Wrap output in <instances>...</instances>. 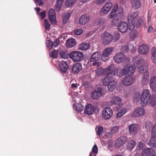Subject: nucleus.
Listing matches in <instances>:
<instances>
[{"label": "nucleus", "mask_w": 156, "mask_h": 156, "mask_svg": "<svg viewBox=\"0 0 156 156\" xmlns=\"http://www.w3.org/2000/svg\"><path fill=\"white\" fill-rule=\"evenodd\" d=\"M133 61L137 63V68L138 69L139 72L143 73V75H149V72L148 71V67L146 65L142 64L141 61L139 60V59L137 56L134 57L133 58Z\"/></svg>", "instance_id": "f257e3e1"}, {"label": "nucleus", "mask_w": 156, "mask_h": 156, "mask_svg": "<svg viewBox=\"0 0 156 156\" xmlns=\"http://www.w3.org/2000/svg\"><path fill=\"white\" fill-rule=\"evenodd\" d=\"M151 96V93L149 90L146 89L143 90L140 98V104L142 106H144L149 102Z\"/></svg>", "instance_id": "f03ea898"}, {"label": "nucleus", "mask_w": 156, "mask_h": 156, "mask_svg": "<svg viewBox=\"0 0 156 156\" xmlns=\"http://www.w3.org/2000/svg\"><path fill=\"white\" fill-rule=\"evenodd\" d=\"M113 58L114 62L117 63L122 62H128L130 60L129 57H126L124 54L121 52L116 54L114 56Z\"/></svg>", "instance_id": "7ed1b4c3"}, {"label": "nucleus", "mask_w": 156, "mask_h": 156, "mask_svg": "<svg viewBox=\"0 0 156 156\" xmlns=\"http://www.w3.org/2000/svg\"><path fill=\"white\" fill-rule=\"evenodd\" d=\"M83 53L79 51H73L69 55L70 58L75 62H78L81 61L83 58Z\"/></svg>", "instance_id": "20e7f679"}, {"label": "nucleus", "mask_w": 156, "mask_h": 156, "mask_svg": "<svg viewBox=\"0 0 156 156\" xmlns=\"http://www.w3.org/2000/svg\"><path fill=\"white\" fill-rule=\"evenodd\" d=\"M145 109L141 107L136 108L131 114V116L133 117L138 118L143 116L145 113Z\"/></svg>", "instance_id": "39448f33"}, {"label": "nucleus", "mask_w": 156, "mask_h": 156, "mask_svg": "<svg viewBox=\"0 0 156 156\" xmlns=\"http://www.w3.org/2000/svg\"><path fill=\"white\" fill-rule=\"evenodd\" d=\"M134 76H128L124 77L121 81L122 84L125 86H128L132 84L135 81Z\"/></svg>", "instance_id": "423d86ee"}, {"label": "nucleus", "mask_w": 156, "mask_h": 156, "mask_svg": "<svg viewBox=\"0 0 156 156\" xmlns=\"http://www.w3.org/2000/svg\"><path fill=\"white\" fill-rule=\"evenodd\" d=\"M113 50L114 48L112 47H108L105 49L101 55L102 60L104 62L107 61Z\"/></svg>", "instance_id": "0eeeda50"}, {"label": "nucleus", "mask_w": 156, "mask_h": 156, "mask_svg": "<svg viewBox=\"0 0 156 156\" xmlns=\"http://www.w3.org/2000/svg\"><path fill=\"white\" fill-rule=\"evenodd\" d=\"M135 67L134 66L126 65L123 68L124 76L126 75L131 76L135 71Z\"/></svg>", "instance_id": "6e6552de"}, {"label": "nucleus", "mask_w": 156, "mask_h": 156, "mask_svg": "<svg viewBox=\"0 0 156 156\" xmlns=\"http://www.w3.org/2000/svg\"><path fill=\"white\" fill-rule=\"evenodd\" d=\"M112 114L113 112L111 108L106 107L103 110L102 116L104 119L107 120L111 117Z\"/></svg>", "instance_id": "1a4fd4ad"}, {"label": "nucleus", "mask_w": 156, "mask_h": 156, "mask_svg": "<svg viewBox=\"0 0 156 156\" xmlns=\"http://www.w3.org/2000/svg\"><path fill=\"white\" fill-rule=\"evenodd\" d=\"M102 42L104 44L111 43L113 39L112 35L108 32H105L101 37Z\"/></svg>", "instance_id": "9d476101"}, {"label": "nucleus", "mask_w": 156, "mask_h": 156, "mask_svg": "<svg viewBox=\"0 0 156 156\" xmlns=\"http://www.w3.org/2000/svg\"><path fill=\"white\" fill-rule=\"evenodd\" d=\"M129 133L131 135L136 134L139 130V125L136 123H133L129 126Z\"/></svg>", "instance_id": "9b49d317"}, {"label": "nucleus", "mask_w": 156, "mask_h": 156, "mask_svg": "<svg viewBox=\"0 0 156 156\" xmlns=\"http://www.w3.org/2000/svg\"><path fill=\"white\" fill-rule=\"evenodd\" d=\"M102 95V88L99 87L93 91L91 94V97L94 99H98Z\"/></svg>", "instance_id": "f8f14e48"}, {"label": "nucleus", "mask_w": 156, "mask_h": 156, "mask_svg": "<svg viewBox=\"0 0 156 156\" xmlns=\"http://www.w3.org/2000/svg\"><path fill=\"white\" fill-rule=\"evenodd\" d=\"M139 12H136L129 14L128 16L129 24H135L136 20L138 18Z\"/></svg>", "instance_id": "ddd939ff"}, {"label": "nucleus", "mask_w": 156, "mask_h": 156, "mask_svg": "<svg viewBox=\"0 0 156 156\" xmlns=\"http://www.w3.org/2000/svg\"><path fill=\"white\" fill-rule=\"evenodd\" d=\"M112 6V4L111 2L106 3L101 8L100 11V13L102 15L106 14L110 11Z\"/></svg>", "instance_id": "4468645a"}, {"label": "nucleus", "mask_w": 156, "mask_h": 156, "mask_svg": "<svg viewBox=\"0 0 156 156\" xmlns=\"http://www.w3.org/2000/svg\"><path fill=\"white\" fill-rule=\"evenodd\" d=\"M149 51V47L148 45L142 44L140 45L138 49V52L140 54L146 55Z\"/></svg>", "instance_id": "2eb2a0df"}, {"label": "nucleus", "mask_w": 156, "mask_h": 156, "mask_svg": "<svg viewBox=\"0 0 156 156\" xmlns=\"http://www.w3.org/2000/svg\"><path fill=\"white\" fill-rule=\"evenodd\" d=\"M128 28L127 24L124 22H121L118 26V30L122 33H124L127 32Z\"/></svg>", "instance_id": "dca6fc26"}, {"label": "nucleus", "mask_w": 156, "mask_h": 156, "mask_svg": "<svg viewBox=\"0 0 156 156\" xmlns=\"http://www.w3.org/2000/svg\"><path fill=\"white\" fill-rule=\"evenodd\" d=\"M127 140V139L126 136H121L116 141L115 146L116 147H120L124 145Z\"/></svg>", "instance_id": "f3484780"}, {"label": "nucleus", "mask_w": 156, "mask_h": 156, "mask_svg": "<svg viewBox=\"0 0 156 156\" xmlns=\"http://www.w3.org/2000/svg\"><path fill=\"white\" fill-rule=\"evenodd\" d=\"M154 150L151 148H146L142 152V156H151V154H155Z\"/></svg>", "instance_id": "a211bd4d"}, {"label": "nucleus", "mask_w": 156, "mask_h": 156, "mask_svg": "<svg viewBox=\"0 0 156 156\" xmlns=\"http://www.w3.org/2000/svg\"><path fill=\"white\" fill-rule=\"evenodd\" d=\"M90 16L88 14H84L81 15L79 19V23L80 24H86L90 19Z\"/></svg>", "instance_id": "6ab92c4d"}, {"label": "nucleus", "mask_w": 156, "mask_h": 156, "mask_svg": "<svg viewBox=\"0 0 156 156\" xmlns=\"http://www.w3.org/2000/svg\"><path fill=\"white\" fill-rule=\"evenodd\" d=\"M95 109L94 106L90 104H87L85 107L84 112L86 114L90 115L92 114Z\"/></svg>", "instance_id": "aec40b11"}, {"label": "nucleus", "mask_w": 156, "mask_h": 156, "mask_svg": "<svg viewBox=\"0 0 156 156\" xmlns=\"http://www.w3.org/2000/svg\"><path fill=\"white\" fill-rule=\"evenodd\" d=\"M149 83L150 87L152 91L156 92V76H154L150 78Z\"/></svg>", "instance_id": "412c9836"}, {"label": "nucleus", "mask_w": 156, "mask_h": 156, "mask_svg": "<svg viewBox=\"0 0 156 156\" xmlns=\"http://www.w3.org/2000/svg\"><path fill=\"white\" fill-rule=\"evenodd\" d=\"M122 100L121 98L118 96L113 97L110 100L111 105H119L120 107L122 106V104H120Z\"/></svg>", "instance_id": "4be33fe9"}, {"label": "nucleus", "mask_w": 156, "mask_h": 156, "mask_svg": "<svg viewBox=\"0 0 156 156\" xmlns=\"http://www.w3.org/2000/svg\"><path fill=\"white\" fill-rule=\"evenodd\" d=\"M115 66L114 64H111L105 69V74L107 75L113 76L112 73H113Z\"/></svg>", "instance_id": "5701e85b"}, {"label": "nucleus", "mask_w": 156, "mask_h": 156, "mask_svg": "<svg viewBox=\"0 0 156 156\" xmlns=\"http://www.w3.org/2000/svg\"><path fill=\"white\" fill-rule=\"evenodd\" d=\"M113 75L119 77H121L122 76H124L123 68L118 67L115 69L113 72Z\"/></svg>", "instance_id": "b1692460"}, {"label": "nucleus", "mask_w": 156, "mask_h": 156, "mask_svg": "<svg viewBox=\"0 0 156 156\" xmlns=\"http://www.w3.org/2000/svg\"><path fill=\"white\" fill-rule=\"evenodd\" d=\"M48 16L51 22L55 23L56 22V17L54 10L53 9H50L48 12Z\"/></svg>", "instance_id": "393cba45"}, {"label": "nucleus", "mask_w": 156, "mask_h": 156, "mask_svg": "<svg viewBox=\"0 0 156 156\" xmlns=\"http://www.w3.org/2000/svg\"><path fill=\"white\" fill-rule=\"evenodd\" d=\"M59 70L61 72L65 73L68 68L66 63L63 61H62L59 63Z\"/></svg>", "instance_id": "a878e982"}, {"label": "nucleus", "mask_w": 156, "mask_h": 156, "mask_svg": "<svg viewBox=\"0 0 156 156\" xmlns=\"http://www.w3.org/2000/svg\"><path fill=\"white\" fill-rule=\"evenodd\" d=\"M101 53L98 52H94L92 55L90 61L91 62L99 60L101 58Z\"/></svg>", "instance_id": "bb28decb"}, {"label": "nucleus", "mask_w": 156, "mask_h": 156, "mask_svg": "<svg viewBox=\"0 0 156 156\" xmlns=\"http://www.w3.org/2000/svg\"><path fill=\"white\" fill-rule=\"evenodd\" d=\"M82 69L81 64L80 63L75 64L73 66L72 70L73 73H78L80 72Z\"/></svg>", "instance_id": "cd10ccee"}, {"label": "nucleus", "mask_w": 156, "mask_h": 156, "mask_svg": "<svg viewBox=\"0 0 156 156\" xmlns=\"http://www.w3.org/2000/svg\"><path fill=\"white\" fill-rule=\"evenodd\" d=\"M129 49L131 51L132 50V52H134L135 51V48L133 46L130 45V46H128L127 45H122L121 47V50L122 52H126L129 51Z\"/></svg>", "instance_id": "c85d7f7f"}, {"label": "nucleus", "mask_w": 156, "mask_h": 156, "mask_svg": "<svg viewBox=\"0 0 156 156\" xmlns=\"http://www.w3.org/2000/svg\"><path fill=\"white\" fill-rule=\"evenodd\" d=\"M118 9V5L115 4L109 15V18L112 19L116 16L117 12V9Z\"/></svg>", "instance_id": "c756f323"}, {"label": "nucleus", "mask_w": 156, "mask_h": 156, "mask_svg": "<svg viewBox=\"0 0 156 156\" xmlns=\"http://www.w3.org/2000/svg\"><path fill=\"white\" fill-rule=\"evenodd\" d=\"M67 48H71L76 45V41L74 39L69 38L66 43Z\"/></svg>", "instance_id": "7c9ffc66"}, {"label": "nucleus", "mask_w": 156, "mask_h": 156, "mask_svg": "<svg viewBox=\"0 0 156 156\" xmlns=\"http://www.w3.org/2000/svg\"><path fill=\"white\" fill-rule=\"evenodd\" d=\"M131 3L132 7L134 9H137L141 5V3L139 0H131Z\"/></svg>", "instance_id": "2f4dec72"}, {"label": "nucleus", "mask_w": 156, "mask_h": 156, "mask_svg": "<svg viewBox=\"0 0 156 156\" xmlns=\"http://www.w3.org/2000/svg\"><path fill=\"white\" fill-rule=\"evenodd\" d=\"M112 77L113 76L106 75V76L102 80L103 85L105 86H107L109 83L112 80Z\"/></svg>", "instance_id": "473e14b6"}, {"label": "nucleus", "mask_w": 156, "mask_h": 156, "mask_svg": "<svg viewBox=\"0 0 156 156\" xmlns=\"http://www.w3.org/2000/svg\"><path fill=\"white\" fill-rule=\"evenodd\" d=\"M116 84V82L114 80L111 81L107 85L108 90L110 91H112L115 88Z\"/></svg>", "instance_id": "72a5a7b5"}, {"label": "nucleus", "mask_w": 156, "mask_h": 156, "mask_svg": "<svg viewBox=\"0 0 156 156\" xmlns=\"http://www.w3.org/2000/svg\"><path fill=\"white\" fill-rule=\"evenodd\" d=\"M136 144L135 141L130 140L128 141L126 144V147L127 149L131 150L133 149Z\"/></svg>", "instance_id": "f704fd0d"}, {"label": "nucleus", "mask_w": 156, "mask_h": 156, "mask_svg": "<svg viewBox=\"0 0 156 156\" xmlns=\"http://www.w3.org/2000/svg\"><path fill=\"white\" fill-rule=\"evenodd\" d=\"M73 109L78 112H81L83 111V107L82 105L76 103L73 105Z\"/></svg>", "instance_id": "c9c22d12"}, {"label": "nucleus", "mask_w": 156, "mask_h": 156, "mask_svg": "<svg viewBox=\"0 0 156 156\" xmlns=\"http://www.w3.org/2000/svg\"><path fill=\"white\" fill-rule=\"evenodd\" d=\"M149 144L151 147L156 148V136H152L149 141Z\"/></svg>", "instance_id": "e433bc0d"}, {"label": "nucleus", "mask_w": 156, "mask_h": 156, "mask_svg": "<svg viewBox=\"0 0 156 156\" xmlns=\"http://www.w3.org/2000/svg\"><path fill=\"white\" fill-rule=\"evenodd\" d=\"M90 44L89 43H83L79 45L78 46V49L80 50H86L89 48Z\"/></svg>", "instance_id": "4c0bfd02"}, {"label": "nucleus", "mask_w": 156, "mask_h": 156, "mask_svg": "<svg viewBox=\"0 0 156 156\" xmlns=\"http://www.w3.org/2000/svg\"><path fill=\"white\" fill-rule=\"evenodd\" d=\"M151 52L152 55L151 60L153 62L156 63V48L155 47L152 48Z\"/></svg>", "instance_id": "58836bf2"}, {"label": "nucleus", "mask_w": 156, "mask_h": 156, "mask_svg": "<svg viewBox=\"0 0 156 156\" xmlns=\"http://www.w3.org/2000/svg\"><path fill=\"white\" fill-rule=\"evenodd\" d=\"M118 16H116V18L113 19L112 21V23L113 26L115 27L117 26L120 23L121 18L120 17H117Z\"/></svg>", "instance_id": "ea45409f"}, {"label": "nucleus", "mask_w": 156, "mask_h": 156, "mask_svg": "<svg viewBox=\"0 0 156 156\" xmlns=\"http://www.w3.org/2000/svg\"><path fill=\"white\" fill-rule=\"evenodd\" d=\"M149 76V75H143L141 80V83L142 85H146L148 83Z\"/></svg>", "instance_id": "a19ab883"}, {"label": "nucleus", "mask_w": 156, "mask_h": 156, "mask_svg": "<svg viewBox=\"0 0 156 156\" xmlns=\"http://www.w3.org/2000/svg\"><path fill=\"white\" fill-rule=\"evenodd\" d=\"M127 112L126 108H124L121 109L118 113L116 114V118H120L123 115Z\"/></svg>", "instance_id": "79ce46f5"}, {"label": "nucleus", "mask_w": 156, "mask_h": 156, "mask_svg": "<svg viewBox=\"0 0 156 156\" xmlns=\"http://www.w3.org/2000/svg\"><path fill=\"white\" fill-rule=\"evenodd\" d=\"M105 22V19L104 18H101L96 20L95 21V23L98 26H101L103 25Z\"/></svg>", "instance_id": "37998d69"}, {"label": "nucleus", "mask_w": 156, "mask_h": 156, "mask_svg": "<svg viewBox=\"0 0 156 156\" xmlns=\"http://www.w3.org/2000/svg\"><path fill=\"white\" fill-rule=\"evenodd\" d=\"M137 34V31L136 30H133L131 31L129 37L131 39H135L136 37Z\"/></svg>", "instance_id": "c03bdc74"}, {"label": "nucleus", "mask_w": 156, "mask_h": 156, "mask_svg": "<svg viewBox=\"0 0 156 156\" xmlns=\"http://www.w3.org/2000/svg\"><path fill=\"white\" fill-rule=\"evenodd\" d=\"M63 1L64 0H58L57 1V4L55 5V9L57 11H58L60 10Z\"/></svg>", "instance_id": "a18cd8bd"}, {"label": "nucleus", "mask_w": 156, "mask_h": 156, "mask_svg": "<svg viewBox=\"0 0 156 156\" xmlns=\"http://www.w3.org/2000/svg\"><path fill=\"white\" fill-rule=\"evenodd\" d=\"M71 13L69 12L68 13H66L63 15V21L64 23H66L67 22L69 17L71 16Z\"/></svg>", "instance_id": "49530a36"}, {"label": "nucleus", "mask_w": 156, "mask_h": 156, "mask_svg": "<svg viewBox=\"0 0 156 156\" xmlns=\"http://www.w3.org/2000/svg\"><path fill=\"white\" fill-rule=\"evenodd\" d=\"M104 73H105V69H103L101 68H99L96 70V75L98 76H101Z\"/></svg>", "instance_id": "de8ad7c7"}, {"label": "nucleus", "mask_w": 156, "mask_h": 156, "mask_svg": "<svg viewBox=\"0 0 156 156\" xmlns=\"http://www.w3.org/2000/svg\"><path fill=\"white\" fill-rule=\"evenodd\" d=\"M120 35V33L118 32H115L113 34V40L114 42H116L119 39Z\"/></svg>", "instance_id": "09e8293b"}, {"label": "nucleus", "mask_w": 156, "mask_h": 156, "mask_svg": "<svg viewBox=\"0 0 156 156\" xmlns=\"http://www.w3.org/2000/svg\"><path fill=\"white\" fill-rule=\"evenodd\" d=\"M119 130V126H113L111 129L112 133L113 134H116L118 132Z\"/></svg>", "instance_id": "8fccbe9b"}, {"label": "nucleus", "mask_w": 156, "mask_h": 156, "mask_svg": "<svg viewBox=\"0 0 156 156\" xmlns=\"http://www.w3.org/2000/svg\"><path fill=\"white\" fill-rule=\"evenodd\" d=\"M60 55L61 58L64 59L66 58L67 57L66 53L67 51L66 50H62L60 52Z\"/></svg>", "instance_id": "3c124183"}, {"label": "nucleus", "mask_w": 156, "mask_h": 156, "mask_svg": "<svg viewBox=\"0 0 156 156\" xmlns=\"http://www.w3.org/2000/svg\"><path fill=\"white\" fill-rule=\"evenodd\" d=\"M117 11H118V12L116 16L118 17L119 16V17L121 18V15L123 12V7H119L118 8V9H117Z\"/></svg>", "instance_id": "603ef678"}, {"label": "nucleus", "mask_w": 156, "mask_h": 156, "mask_svg": "<svg viewBox=\"0 0 156 156\" xmlns=\"http://www.w3.org/2000/svg\"><path fill=\"white\" fill-rule=\"evenodd\" d=\"M50 56L53 58H56L58 55V51H57L54 50L51 52L49 54Z\"/></svg>", "instance_id": "864d4df0"}, {"label": "nucleus", "mask_w": 156, "mask_h": 156, "mask_svg": "<svg viewBox=\"0 0 156 156\" xmlns=\"http://www.w3.org/2000/svg\"><path fill=\"white\" fill-rule=\"evenodd\" d=\"M143 22V20L142 19L140 18L138 19L137 18V20L136 21L135 24L136 27H138L140 26Z\"/></svg>", "instance_id": "5fc2aeb1"}, {"label": "nucleus", "mask_w": 156, "mask_h": 156, "mask_svg": "<svg viewBox=\"0 0 156 156\" xmlns=\"http://www.w3.org/2000/svg\"><path fill=\"white\" fill-rule=\"evenodd\" d=\"M46 43L48 48L50 49L53 47V42L51 40H47Z\"/></svg>", "instance_id": "6e6d98bb"}, {"label": "nucleus", "mask_w": 156, "mask_h": 156, "mask_svg": "<svg viewBox=\"0 0 156 156\" xmlns=\"http://www.w3.org/2000/svg\"><path fill=\"white\" fill-rule=\"evenodd\" d=\"M74 4L71 0H66L65 5L66 7H70Z\"/></svg>", "instance_id": "4d7b16f0"}, {"label": "nucleus", "mask_w": 156, "mask_h": 156, "mask_svg": "<svg viewBox=\"0 0 156 156\" xmlns=\"http://www.w3.org/2000/svg\"><path fill=\"white\" fill-rule=\"evenodd\" d=\"M44 24L45 27V29L48 30L50 28L51 25L49 23L48 21L47 20H44Z\"/></svg>", "instance_id": "13d9d810"}, {"label": "nucleus", "mask_w": 156, "mask_h": 156, "mask_svg": "<svg viewBox=\"0 0 156 156\" xmlns=\"http://www.w3.org/2000/svg\"><path fill=\"white\" fill-rule=\"evenodd\" d=\"M83 32V30L82 29H77L74 31V34L78 35H81Z\"/></svg>", "instance_id": "bf43d9fd"}, {"label": "nucleus", "mask_w": 156, "mask_h": 156, "mask_svg": "<svg viewBox=\"0 0 156 156\" xmlns=\"http://www.w3.org/2000/svg\"><path fill=\"white\" fill-rule=\"evenodd\" d=\"M151 133L152 134L154 135L153 136H156V124L154 125L153 126Z\"/></svg>", "instance_id": "052dcab7"}, {"label": "nucleus", "mask_w": 156, "mask_h": 156, "mask_svg": "<svg viewBox=\"0 0 156 156\" xmlns=\"http://www.w3.org/2000/svg\"><path fill=\"white\" fill-rule=\"evenodd\" d=\"M146 142L144 140H142L140 141L139 144V147L140 149H142L144 147L145 145Z\"/></svg>", "instance_id": "680f3d73"}, {"label": "nucleus", "mask_w": 156, "mask_h": 156, "mask_svg": "<svg viewBox=\"0 0 156 156\" xmlns=\"http://www.w3.org/2000/svg\"><path fill=\"white\" fill-rule=\"evenodd\" d=\"M59 43V39L58 38L56 39L54 42H53V47H56L58 45Z\"/></svg>", "instance_id": "e2e57ef3"}, {"label": "nucleus", "mask_w": 156, "mask_h": 156, "mask_svg": "<svg viewBox=\"0 0 156 156\" xmlns=\"http://www.w3.org/2000/svg\"><path fill=\"white\" fill-rule=\"evenodd\" d=\"M152 14V12L151 10H149L148 11L147 13V21L148 22H150L151 21V15Z\"/></svg>", "instance_id": "0e129e2a"}, {"label": "nucleus", "mask_w": 156, "mask_h": 156, "mask_svg": "<svg viewBox=\"0 0 156 156\" xmlns=\"http://www.w3.org/2000/svg\"><path fill=\"white\" fill-rule=\"evenodd\" d=\"M92 151L95 154H97L98 152V148L96 144H95L93 147L92 150Z\"/></svg>", "instance_id": "69168bd1"}, {"label": "nucleus", "mask_w": 156, "mask_h": 156, "mask_svg": "<svg viewBox=\"0 0 156 156\" xmlns=\"http://www.w3.org/2000/svg\"><path fill=\"white\" fill-rule=\"evenodd\" d=\"M103 130V128L101 126H99L97 130V133L98 135L100 136Z\"/></svg>", "instance_id": "338daca9"}, {"label": "nucleus", "mask_w": 156, "mask_h": 156, "mask_svg": "<svg viewBox=\"0 0 156 156\" xmlns=\"http://www.w3.org/2000/svg\"><path fill=\"white\" fill-rule=\"evenodd\" d=\"M113 134L111 132H107L105 133V136L107 137L110 138L113 136Z\"/></svg>", "instance_id": "774afa93"}]
</instances>
